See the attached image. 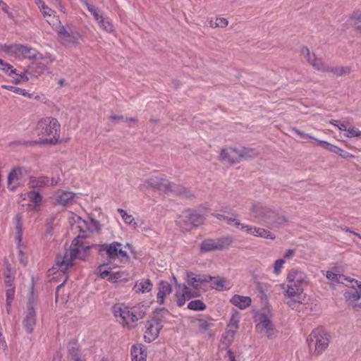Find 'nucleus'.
Instances as JSON below:
<instances>
[{"instance_id":"obj_1","label":"nucleus","mask_w":361,"mask_h":361,"mask_svg":"<svg viewBox=\"0 0 361 361\" xmlns=\"http://www.w3.org/2000/svg\"><path fill=\"white\" fill-rule=\"evenodd\" d=\"M251 212L255 218L269 229L280 228L288 222L287 218L283 214L264 207L260 203L254 204Z\"/></svg>"},{"instance_id":"obj_2","label":"nucleus","mask_w":361,"mask_h":361,"mask_svg":"<svg viewBox=\"0 0 361 361\" xmlns=\"http://www.w3.org/2000/svg\"><path fill=\"white\" fill-rule=\"evenodd\" d=\"M37 131L38 135L42 137L38 144L54 145L59 139L60 124L56 118L46 117L38 122Z\"/></svg>"},{"instance_id":"obj_3","label":"nucleus","mask_w":361,"mask_h":361,"mask_svg":"<svg viewBox=\"0 0 361 361\" xmlns=\"http://www.w3.org/2000/svg\"><path fill=\"white\" fill-rule=\"evenodd\" d=\"M330 335L323 328L319 327L312 331L307 338V343L309 349L312 351L313 355L319 356L327 348L329 344Z\"/></svg>"},{"instance_id":"obj_4","label":"nucleus","mask_w":361,"mask_h":361,"mask_svg":"<svg viewBox=\"0 0 361 361\" xmlns=\"http://www.w3.org/2000/svg\"><path fill=\"white\" fill-rule=\"evenodd\" d=\"M89 247L84 248L82 244H79L78 238H75L67 250L63 257L58 256L56 257V267L54 269H59L61 271H66L70 267L73 266V261L75 259H82L80 255L81 250H88Z\"/></svg>"},{"instance_id":"obj_5","label":"nucleus","mask_w":361,"mask_h":361,"mask_svg":"<svg viewBox=\"0 0 361 361\" xmlns=\"http://www.w3.org/2000/svg\"><path fill=\"white\" fill-rule=\"evenodd\" d=\"M122 245L121 243L114 241L111 243L99 244L97 247L101 255L103 252H105L109 262L116 259H118L121 262H129L130 257L127 252L122 250Z\"/></svg>"},{"instance_id":"obj_6","label":"nucleus","mask_w":361,"mask_h":361,"mask_svg":"<svg viewBox=\"0 0 361 361\" xmlns=\"http://www.w3.org/2000/svg\"><path fill=\"white\" fill-rule=\"evenodd\" d=\"M233 241V237L229 235L218 238H207L201 243L200 250L202 253L222 251L228 250Z\"/></svg>"},{"instance_id":"obj_7","label":"nucleus","mask_w":361,"mask_h":361,"mask_svg":"<svg viewBox=\"0 0 361 361\" xmlns=\"http://www.w3.org/2000/svg\"><path fill=\"white\" fill-rule=\"evenodd\" d=\"M114 316L118 321L125 327L133 329L135 326L137 317L134 314L133 310H130L128 307L122 304H116L112 307Z\"/></svg>"},{"instance_id":"obj_8","label":"nucleus","mask_w":361,"mask_h":361,"mask_svg":"<svg viewBox=\"0 0 361 361\" xmlns=\"http://www.w3.org/2000/svg\"><path fill=\"white\" fill-rule=\"evenodd\" d=\"M16 56H22L24 58L32 59L33 61L48 59L50 63L55 60V59L53 58L50 54L43 56L36 49L23 44H18Z\"/></svg>"},{"instance_id":"obj_9","label":"nucleus","mask_w":361,"mask_h":361,"mask_svg":"<svg viewBox=\"0 0 361 361\" xmlns=\"http://www.w3.org/2000/svg\"><path fill=\"white\" fill-rule=\"evenodd\" d=\"M107 266L106 264H101L98 267V271L101 279H106L111 283H116L118 281H127L128 273L125 271H112L110 270L104 269Z\"/></svg>"},{"instance_id":"obj_10","label":"nucleus","mask_w":361,"mask_h":361,"mask_svg":"<svg viewBox=\"0 0 361 361\" xmlns=\"http://www.w3.org/2000/svg\"><path fill=\"white\" fill-rule=\"evenodd\" d=\"M287 279L290 286L297 287L298 293H302L307 284V276L304 272L293 269L289 272Z\"/></svg>"},{"instance_id":"obj_11","label":"nucleus","mask_w":361,"mask_h":361,"mask_svg":"<svg viewBox=\"0 0 361 361\" xmlns=\"http://www.w3.org/2000/svg\"><path fill=\"white\" fill-rule=\"evenodd\" d=\"M75 198V193L68 190H57L53 195L54 204L67 207L73 204Z\"/></svg>"},{"instance_id":"obj_12","label":"nucleus","mask_w":361,"mask_h":361,"mask_svg":"<svg viewBox=\"0 0 361 361\" xmlns=\"http://www.w3.org/2000/svg\"><path fill=\"white\" fill-rule=\"evenodd\" d=\"M256 328L260 331H264L268 338H273L276 336L278 331L274 327L271 320L266 314H262L259 317V322L256 325Z\"/></svg>"},{"instance_id":"obj_13","label":"nucleus","mask_w":361,"mask_h":361,"mask_svg":"<svg viewBox=\"0 0 361 361\" xmlns=\"http://www.w3.org/2000/svg\"><path fill=\"white\" fill-rule=\"evenodd\" d=\"M188 283L193 287L195 290H198L202 285L209 283L212 279V276L206 274H195L192 272L187 274Z\"/></svg>"},{"instance_id":"obj_14","label":"nucleus","mask_w":361,"mask_h":361,"mask_svg":"<svg viewBox=\"0 0 361 361\" xmlns=\"http://www.w3.org/2000/svg\"><path fill=\"white\" fill-rule=\"evenodd\" d=\"M37 323V312L35 309L26 310L24 312L23 326L27 334H32Z\"/></svg>"},{"instance_id":"obj_15","label":"nucleus","mask_w":361,"mask_h":361,"mask_svg":"<svg viewBox=\"0 0 361 361\" xmlns=\"http://www.w3.org/2000/svg\"><path fill=\"white\" fill-rule=\"evenodd\" d=\"M240 230L246 231L247 233L270 240H274L276 235L271 231L262 228H252L249 225H242Z\"/></svg>"},{"instance_id":"obj_16","label":"nucleus","mask_w":361,"mask_h":361,"mask_svg":"<svg viewBox=\"0 0 361 361\" xmlns=\"http://www.w3.org/2000/svg\"><path fill=\"white\" fill-rule=\"evenodd\" d=\"M171 183L169 180L158 176L151 177L146 181L148 187L158 189L165 192H169Z\"/></svg>"},{"instance_id":"obj_17","label":"nucleus","mask_w":361,"mask_h":361,"mask_svg":"<svg viewBox=\"0 0 361 361\" xmlns=\"http://www.w3.org/2000/svg\"><path fill=\"white\" fill-rule=\"evenodd\" d=\"M169 192L173 193L188 200H192L195 197V193L190 188H185L181 185H177L173 182L171 183Z\"/></svg>"},{"instance_id":"obj_18","label":"nucleus","mask_w":361,"mask_h":361,"mask_svg":"<svg viewBox=\"0 0 361 361\" xmlns=\"http://www.w3.org/2000/svg\"><path fill=\"white\" fill-rule=\"evenodd\" d=\"M326 277L333 283H341L348 286V283H355L360 288H361V282H359L354 279H350L348 277H346L343 274H337L333 273L331 271H327L326 274Z\"/></svg>"},{"instance_id":"obj_19","label":"nucleus","mask_w":361,"mask_h":361,"mask_svg":"<svg viewBox=\"0 0 361 361\" xmlns=\"http://www.w3.org/2000/svg\"><path fill=\"white\" fill-rule=\"evenodd\" d=\"M219 159L221 161H227L231 164L238 163L239 155H238L237 148L230 147L228 149H222Z\"/></svg>"},{"instance_id":"obj_20","label":"nucleus","mask_w":361,"mask_h":361,"mask_svg":"<svg viewBox=\"0 0 361 361\" xmlns=\"http://www.w3.org/2000/svg\"><path fill=\"white\" fill-rule=\"evenodd\" d=\"M25 171L22 167H16L13 169L8 175L7 185L8 188L14 191L16 189V186L12 184L13 181L18 180L23 177V171Z\"/></svg>"},{"instance_id":"obj_21","label":"nucleus","mask_w":361,"mask_h":361,"mask_svg":"<svg viewBox=\"0 0 361 361\" xmlns=\"http://www.w3.org/2000/svg\"><path fill=\"white\" fill-rule=\"evenodd\" d=\"M132 361H146V347L142 344L135 345L131 349Z\"/></svg>"},{"instance_id":"obj_22","label":"nucleus","mask_w":361,"mask_h":361,"mask_svg":"<svg viewBox=\"0 0 361 361\" xmlns=\"http://www.w3.org/2000/svg\"><path fill=\"white\" fill-rule=\"evenodd\" d=\"M146 327L147 330L144 338L146 342L150 343L157 338L161 327L154 326V324L149 321H147Z\"/></svg>"},{"instance_id":"obj_23","label":"nucleus","mask_w":361,"mask_h":361,"mask_svg":"<svg viewBox=\"0 0 361 361\" xmlns=\"http://www.w3.org/2000/svg\"><path fill=\"white\" fill-rule=\"evenodd\" d=\"M350 284L351 289L345 291L343 295L346 300L349 302V305L352 306V303L355 302L360 298L361 293L357 289V288H358L359 289L360 288L357 286L356 283H352Z\"/></svg>"},{"instance_id":"obj_24","label":"nucleus","mask_w":361,"mask_h":361,"mask_svg":"<svg viewBox=\"0 0 361 361\" xmlns=\"http://www.w3.org/2000/svg\"><path fill=\"white\" fill-rule=\"evenodd\" d=\"M172 291V287L169 283L165 281H161L159 284V291L157 293V302L159 304L164 302V298L169 295Z\"/></svg>"},{"instance_id":"obj_25","label":"nucleus","mask_w":361,"mask_h":361,"mask_svg":"<svg viewBox=\"0 0 361 361\" xmlns=\"http://www.w3.org/2000/svg\"><path fill=\"white\" fill-rule=\"evenodd\" d=\"M68 352L72 361H80L85 360L81 355V350L76 341H72L68 344Z\"/></svg>"},{"instance_id":"obj_26","label":"nucleus","mask_w":361,"mask_h":361,"mask_svg":"<svg viewBox=\"0 0 361 361\" xmlns=\"http://www.w3.org/2000/svg\"><path fill=\"white\" fill-rule=\"evenodd\" d=\"M47 69V65L46 63L38 61L37 60H34L28 66L27 71H29V73L37 77L42 74Z\"/></svg>"},{"instance_id":"obj_27","label":"nucleus","mask_w":361,"mask_h":361,"mask_svg":"<svg viewBox=\"0 0 361 361\" xmlns=\"http://www.w3.org/2000/svg\"><path fill=\"white\" fill-rule=\"evenodd\" d=\"M230 302L233 305L239 307L241 310H243L251 305L252 300L248 296L235 295L231 298Z\"/></svg>"},{"instance_id":"obj_28","label":"nucleus","mask_w":361,"mask_h":361,"mask_svg":"<svg viewBox=\"0 0 361 361\" xmlns=\"http://www.w3.org/2000/svg\"><path fill=\"white\" fill-rule=\"evenodd\" d=\"M153 284L152 281L147 279H142L140 281H137L133 287V290L135 293H149L152 290Z\"/></svg>"},{"instance_id":"obj_29","label":"nucleus","mask_w":361,"mask_h":361,"mask_svg":"<svg viewBox=\"0 0 361 361\" xmlns=\"http://www.w3.org/2000/svg\"><path fill=\"white\" fill-rule=\"evenodd\" d=\"M186 217L188 218V221H191L193 227L199 226L202 224L204 221L203 215L191 209L186 210Z\"/></svg>"},{"instance_id":"obj_30","label":"nucleus","mask_w":361,"mask_h":361,"mask_svg":"<svg viewBox=\"0 0 361 361\" xmlns=\"http://www.w3.org/2000/svg\"><path fill=\"white\" fill-rule=\"evenodd\" d=\"M211 281L213 282L214 286L213 288H215L216 290L222 291L224 290H229L231 288V283L229 281H228L225 278H221L219 276L213 277Z\"/></svg>"},{"instance_id":"obj_31","label":"nucleus","mask_w":361,"mask_h":361,"mask_svg":"<svg viewBox=\"0 0 361 361\" xmlns=\"http://www.w3.org/2000/svg\"><path fill=\"white\" fill-rule=\"evenodd\" d=\"M238 155H239V162L241 159H247L257 157L258 152L253 148L241 147L237 149Z\"/></svg>"},{"instance_id":"obj_32","label":"nucleus","mask_w":361,"mask_h":361,"mask_svg":"<svg viewBox=\"0 0 361 361\" xmlns=\"http://www.w3.org/2000/svg\"><path fill=\"white\" fill-rule=\"evenodd\" d=\"M176 224L182 230L186 231H189L193 228L191 221H188V218L186 217V211L183 213V215L179 216L178 219L176 221Z\"/></svg>"},{"instance_id":"obj_33","label":"nucleus","mask_w":361,"mask_h":361,"mask_svg":"<svg viewBox=\"0 0 361 361\" xmlns=\"http://www.w3.org/2000/svg\"><path fill=\"white\" fill-rule=\"evenodd\" d=\"M228 329L226 331V334L231 338V340H229V343H231L235 334L236 333V331L238 329V319H237L236 316L233 315L231 317L229 323L228 324Z\"/></svg>"},{"instance_id":"obj_34","label":"nucleus","mask_w":361,"mask_h":361,"mask_svg":"<svg viewBox=\"0 0 361 361\" xmlns=\"http://www.w3.org/2000/svg\"><path fill=\"white\" fill-rule=\"evenodd\" d=\"M348 23L352 25L356 31L361 33V13H353L348 20Z\"/></svg>"},{"instance_id":"obj_35","label":"nucleus","mask_w":361,"mask_h":361,"mask_svg":"<svg viewBox=\"0 0 361 361\" xmlns=\"http://www.w3.org/2000/svg\"><path fill=\"white\" fill-rule=\"evenodd\" d=\"M161 312L169 314V312L164 307L163 308H157L154 312V316L152 317V319L151 322L154 324V326H159V327H161V329L163 327V325H162L163 316H161V317H158V314H159Z\"/></svg>"},{"instance_id":"obj_36","label":"nucleus","mask_w":361,"mask_h":361,"mask_svg":"<svg viewBox=\"0 0 361 361\" xmlns=\"http://www.w3.org/2000/svg\"><path fill=\"white\" fill-rule=\"evenodd\" d=\"M351 68L349 66L329 67L328 66L326 72H331L337 76H342L350 73Z\"/></svg>"},{"instance_id":"obj_37","label":"nucleus","mask_w":361,"mask_h":361,"mask_svg":"<svg viewBox=\"0 0 361 361\" xmlns=\"http://www.w3.org/2000/svg\"><path fill=\"white\" fill-rule=\"evenodd\" d=\"M206 307V305L201 300H192L188 304V308L195 311H203Z\"/></svg>"},{"instance_id":"obj_38","label":"nucleus","mask_w":361,"mask_h":361,"mask_svg":"<svg viewBox=\"0 0 361 361\" xmlns=\"http://www.w3.org/2000/svg\"><path fill=\"white\" fill-rule=\"evenodd\" d=\"M31 183L33 184V188H42L49 184V178L47 176L32 178L31 179Z\"/></svg>"},{"instance_id":"obj_39","label":"nucleus","mask_w":361,"mask_h":361,"mask_svg":"<svg viewBox=\"0 0 361 361\" xmlns=\"http://www.w3.org/2000/svg\"><path fill=\"white\" fill-rule=\"evenodd\" d=\"M118 212L121 214L126 224L133 225L134 228H136L137 223L134 221V218L132 215L128 214L123 209H118Z\"/></svg>"},{"instance_id":"obj_40","label":"nucleus","mask_w":361,"mask_h":361,"mask_svg":"<svg viewBox=\"0 0 361 361\" xmlns=\"http://www.w3.org/2000/svg\"><path fill=\"white\" fill-rule=\"evenodd\" d=\"M18 44H0V49L10 55H16L17 54L18 50Z\"/></svg>"},{"instance_id":"obj_41","label":"nucleus","mask_w":361,"mask_h":361,"mask_svg":"<svg viewBox=\"0 0 361 361\" xmlns=\"http://www.w3.org/2000/svg\"><path fill=\"white\" fill-rule=\"evenodd\" d=\"M16 229L17 230V237L19 241L22 239L23 235V224H22V216L18 214L15 216Z\"/></svg>"},{"instance_id":"obj_42","label":"nucleus","mask_w":361,"mask_h":361,"mask_svg":"<svg viewBox=\"0 0 361 361\" xmlns=\"http://www.w3.org/2000/svg\"><path fill=\"white\" fill-rule=\"evenodd\" d=\"M0 70L8 74L9 76H11L13 73H16V69L13 68V66L5 62L1 59H0Z\"/></svg>"},{"instance_id":"obj_43","label":"nucleus","mask_w":361,"mask_h":361,"mask_svg":"<svg viewBox=\"0 0 361 361\" xmlns=\"http://www.w3.org/2000/svg\"><path fill=\"white\" fill-rule=\"evenodd\" d=\"M30 201L35 204V206H39L42 202V197L40 193L35 190H32L27 194Z\"/></svg>"},{"instance_id":"obj_44","label":"nucleus","mask_w":361,"mask_h":361,"mask_svg":"<svg viewBox=\"0 0 361 361\" xmlns=\"http://www.w3.org/2000/svg\"><path fill=\"white\" fill-rule=\"evenodd\" d=\"M13 282L14 276L11 275V270L8 267L6 271L4 272V283L6 288H15Z\"/></svg>"},{"instance_id":"obj_45","label":"nucleus","mask_w":361,"mask_h":361,"mask_svg":"<svg viewBox=\"0 0 361 361\" xmlns=\"http://www.w3.org/2000/svg\"><path fill=\"white\" fill-rule=\"evenodd\" d=\"M312 66L317 70L322 72H326L328 66H326L321 59L314 57Z\"/></svg>"},{"instance_id":"obj_46","label":"nucleus","mask_w":361,"mask_h":361,"mask_svg":"<svg viewBox=\"0 0 361 361\" xmlns=\"http://www.w3.org/2000/svg\"><path fill=\"white\" fill-rule=\"evenodd\" d=\"M133 310V312L135 313L134 314L137 317V322L138 321V319L143 318L146 314V307L144 305L134 307Z\"/></svg>"},{"instance_id":"obj_47","label":"nucleus","mask_w":361,"mask_h":361,"mask_svg":"<svg viewBox=\"0 0 361 361\" xmlns=\"http://www.w3.org/2000/svg\"><path fill=\"white\" fill-rule=\"evenodd\" d=\"M286 304L292 309L300 311V307L303 305L302 303L294 298H289V300L286 302Z\"/></svg>"},{"instance_id":"obj_48","label":"nucleus","mask_w":361,"mask_h":361,"mask_svg":"<svg viewBox=\"0 0 361 361\" xmlns=\"http://www.w3.org/2000/svg\"><path fill=\"white\" fill-rule=\"evenodd\" d=\"M183 293L185 295L188 300H190L193 298H197L200 295L199 292L196 290H192L187 286H184Z\"/></svg>"},{"instance_id":"obj_49","label":"nucleus","mask_w":361,"mask_h":361,"mask_svg":"<svg viewBox=\"0 0 361 361\" xmlns=\"http://www.w3.org/2000/svg\"><path fill=\"white\" fill-rule=\"evenodd\" d=\"M6 306L10 307L11 306V302L14 298L15 295V288H8L6 290Z\"/></svg>"},{"instance_id":"obj_50","label":"nucleus","mask_w":361,"mask_h":361,"mask_svg":"<svg viewBox=\"0 0 361 361\" xmlns=\"http://www.w3.org/2000/svg\"><path fill=\"white\" fill-rule=\"evenodd\" d=\"M297 287L290 286V284L287 285V290L286 291V294L288 298H295L299 297L302 293H298V290H296Z\"/></svg>"},{"instance_id":"obj_51","label":"nucleus","mask_w":361,"mask_h":361,"mask_svg":"<svg viewBox=\"0 0 361 361\" xmlns=\"http://www.w3.org/2000/svg\"><path fill=\"white\" fill-rule=\"evenodd\" d=\"M87 10L94 16V18L97 21L99 22L101 19L103 18L102 15L99 14V9L97 7H95L94 6L90 5V6H87Z\"/></svg>"},{"instance_id":"obj_52","label":"nucleus","mask_w":361,"mask_h":361,"mask_svg":"<svg viewBox=\"0 0 361 361\" xmlns=\"http://www.w3.org/2000/svg\"><path fill=\"white\" fill-rule=\"evenodd\" d=\"M36 4L39 5L40 8L43 10L44 16H51L52 10L50 9L42 0H36Z\"/></svg>"},{"instance_id":"obj_53","label":"nucleus","mask_w":361,"mask_h":361,"mask_svg":"<svg viewBox=\"0 0 361 361\" xmlns=\"http://www.w3.org/2000/svg\"><path fill=\"white\" fill-rule=\"evenodd\" d=\"M35 304H36V300H35V295H34V292H33V288H32V290L30 293L29 296H28V300H27V308H26V310H29L30 308L35 309Z\"/></svg>"},{"instance_id":"obj_54","label":"nucleus","mask_w":361,"mask_h":361,"mask_svg":"<svg viewBox=\"0 0 361 361\" xmlns=\"http://www.w3.org/2000/svg\"><path fill=\"white\" fill-rule=\"evenodd\" d=\"M285 263V260L283 259H279L275 261L274 264V272L276 275L281 273V269L283 267V264Z\"/></svg>"},{"instance_id":"obj_55","label":"nucleus","mask_w":361,"mask_h":361,"mask_svg":"<svg viewBox=\"0 0 361 361\" xmlns=\"http://www.w3.org/2000/svg\"><path fill=\"white\" fill-rule=\"evenodd\" d=\"M99 23L104 30L109 32H112L114 30L113 25L109 21L105 20L104 18L99 21Z\"/></svg>"},{"instance_id":"obj_56","label":"nucleus","mask_w":361,"mask_h":361,"mask_svg":"<svg viewBox=\"0 0 361 361\" xmlns=\"http://www.w3.org/2000/svg\"><path fill=\"white\" fill-rule=\"evenodd\" d=\"M197 322H198V328L200 331H207L212 325V323L208 322L207 321H205L202 319H197Z\"/></svg>"},{"instance_id":"obj_57","label":"nucleus","mask_w":361,"mask_h":361,"mask_svg":"<svg viewBox=\"0 0 361 361\" xmlns=\"http://www.w3.org/2000/svg\"><path fill=\"white\" fill-rule=\"evenodd\" d=\"M38 144V141L18 140L11 143V145L34 146Z\"/></svg>"},{"instance_id":"obj_58","label":"nucleus","mask_w":361,"mask_h":361,"mask_svg":"<svg viewBox=\"0 0 361 361\" xmlns=\"http://www.w3.org/2000/svg\"><path fill=\"white\" fill-rule=\"evenodd\" d=\"M176 303L178 307L183 306L185 303V301L188 300V298H186L185 295L183 293H176Z\"/></svg>"},{"instance_id":"obj_59","label":"nucleus","mask_w":361,"mask_h":361,"mask_svg":"<svg viewBox=\"0 0 361 361\" xmlns=\"http://www.w3.org/2000/svg\"><path fill=\"white\" fill-rule=\"evenodd\" d=\"M224 221H226L228 225L233 224L235 226L239 228L240 229L242 227V225H245L244 224H241L239 220L234 218H230L228 216H226Z\"/></svg>"},{"instance_id":"obj_60","label":"nucleus","mask_w":361,"mask_h":361,"mask_svg":"<svg viewBox=\"0 0 361 361\" xmlns=\"http://www.w3.org/2000/svg\"><path fill=\"white\" fill-rule=\"evenodd\" d=\"M26 73H29V71H27L25 70L23 73L18 74L16 72V75H17V78L15 79V83L18 84L21 82H26L28 80V78L25 75Z\"/></svg>"},{"instance_id":"obj_61","label":"nucleus","mask_w":361,"mask_h":361,"mask_svg":"<svg viewBox=\"0 0 361 361\" xmlns=\"http://www.w3.org/2000/svg\"><path fill=\"white\" fill-rule=\"evenodd\" d=\"M345 135L348 137H361V131L354 128H348Z\"/></svg>"},{"instance_id":"obj_62","label":"nucleus","mask_w":361,"mask_h":361,"mask_svg":"<svg viewBox=\"0 0 361 361\" xmlns=\"http://www.w3.org/2000/svg\"><path fill=\"white\" fill-rule=\"evenodd\" d=\"M338 121L336 120H331L330 121V123L337 126L339 128V130L347 132V130L348 129L347 128V125L344 123H341L340 124H338Z\"/></svg>"},{"instance_id":"obj_63","label":"nucleus","mask_w":361,"mask_h":361,"mask_svg":"<svg viewBox=\"0 0 361 361\" xmlns=\"http://www.w3.org/2000/svg\"><path fill=\"white\" fill-rule=\"evenodd\" d=\"M215 25L216 27H224L228 25V20L224 18H218L216 19Z\"/></svg>"},{"instance_id":"obj_64","label":"nucleus","mask_w":361,"mask_h":361,"mask_svg":"<svg viewBox=\"0 0 361 361\" xmlns=\"http://www.w3.org/2000/svg\"><path fill=\"white\" fill-rule=\"evenodd\" d=\"M0 6H1L2 10L8 16L9 18H13V14L8 11V6L2 0H0Z\"/></svg>"}]
</instances>
